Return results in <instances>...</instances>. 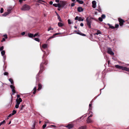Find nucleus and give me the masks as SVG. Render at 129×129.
Instances as JSON below:
<instances>
[{"label": "nucleus", "instance_id": "1", "mask_svg": "<svg viewBox=\"0 0 129 129\" xmlns=\"http://www.w3.org/2000/svg\"><path fill=\"white\" fill-rule=\"evenodd\" d=\"M115 67L117 68L122 69L123 70L125 71H129V69L125 67H123L118 65H115Z\"/></svg>", "mask_w": 129, "mask_h": 129}, {"label": "nucleus", "instance_id": "2", "mask_svg": "<svg viewBox=\"0 0 129 129\" xmlns=\"http://www.w3.org/2000/svg\"><path fill=\"white\" fill-rule=\"evenodd\" d=\"M86 21L87 22V24L89 27H91V25L92 21V18L90 17H87L86 19Z\"/></svg>", "mask_w": 129, "mask_h": 129}, {"label": "nucleus", "instance_id": "3", "mask_svg": "<svg viewBox=\"0 0 129 129\" xmlns=\"http://www.w3.org/2000/svg\"><path fill=\"white\" fill-rule=\"evenodd\" d=\"M30 9V7L29 6L26 5H25L23 6L21 8V9L22 10L25 11L28 10Z\"/></svg>", "mask_w": 129, "mask_h": 129}, {"label": "nucleus", "instance_id": "4", "mask_svg": "<svg viewBox=\"0 0 129 129\" xmlns=\"http://www.w3.org/2000/svg\"><path fill=\"white\" fill-rule=\"evenodd\" d=\"M118 21L119 22V25L120 26H122L123 25V23L124 22V21L123 19L119 18H118Z\"/></svg>", "mask_w": 129, "mask_h": 129}, {"label": "nucleus", "instance_id": "5", "mask_svg": "<svg viewBox=\"0 0 129 129\" xmlns=\"http://www.w3.org/2000/svg\"><path fill=\"white\" fill-rule=\"evenodd\" d=\"M22 100L21 98H17L16 100V104L19 105L20 102H22Z\"/></svg>", "mask_w": 129, "mask_h": 129}, {"label": "nucleus", "instance_id": "6", "mask_svg": "<svg viewBox=\"0 0 129 129\" xmlns=\"http://www.w3.org/2000/svg\"><path fill=\"white\" fill-rule=\"evenodd\" d=\"M108 53L111 55H113L114 53L112 51L111 49L108 48Z\"/></svg>", "mask_w": 129, "mask_h": 129}, {"label": "nucleus", "instance_id": "7", "mask_svg": "<svg viewBox=\"0 0 129 129\" xmlns=\"http://www.w3.org/2000/svg\"><path fill=\"white\" fill-rule=\"evenodd\" d=\"M75 20H78L79 21H82L84 20V19L81 17H78V16H77L75 18Z\"/></svg>", "mask_w": 129, "mask_h": 129}, {"label": "nucleus", "instance_id": "8", "mask_svg": "<svg viewBox=\"0 0 129 129\" xmlns=\"http://www.w3.org/2000/svg\"><path fill=\"white\" fill-rule=\"evenodd\" d=\"M74 126V125L72 124H69L68 125L65 126L68 128L69 129H70L72 128Z\"/></svg>", "mask_w": 129, "mask_h": 129}, {"label": "nucleus", "instance_id": "9", "mask_svg": "<svg viewBox=\"0 0 129 129\" xmlns=\"http://www.w3.org/2000/svg\"><path fill=\"white\" fill-rule=\"evenodd\" d=\"M105 18V15H102L101 17H100L99 18V20L101 21H103V19H104Z\"/></svg>", "mask_w": 129, "mask_h": 129}, {"label": "nucleus", "instance_id": "10", "mask_svg": "<svg viewBox=\"0 0 129 129\" xmlns=\"http://www.w3.org/2000/svg\"><path fill=\"white\" fill-rule=\"evenodd\" d=\"M10 87L12 89L13 92L14 93H15V87L12 85H10Z\"/></svg>", "mask_w": 129, "mask_h": 129}, {"label": "nucleus", "instance_id": "11", "mask_svg": "<svg viewBox=\"0 0 129 129\" xmlns=\"http://www.w3.org/2000/svg\"><path fill=\"white\" fill-rule=\"evenodd\" d=\"M92 7L94 8H95L96 7V2L95 1H94L92 2Z\"/></svg>", "mask_w": 129, "mask_h": 129}, {"label": "nucleus", "instance_id": "12", "mask_svg": "<svg viewBox=\"0 0 129 129\" xmlns=\"http://www.w3.org/2000/svg\"><path fill=\"white\" fill-rule=\"evenodd\" d=\"M78 11L79 12H81L83 11V9L82 8L79 7L78 8Z\"/></svg>", "mask_w": 129, "mask_h": 129}, {"label": "nucleus", "instance_id": "13", "mask_svg": "<svg viewBox=\"0 0 129 129\" xmlns=\"http://www.w3.org/2000/svg\"><path fill=\"white\" fill-rule=\"evenodd\" d=\"M87 122L89 123L92 122V120L89 118H87Z\"/></svg>", "mask_w": 129, "mask_h": 129}, {"label": "nucleus", "instance_id": "14", "mask_svg": "<svg viewBox=\"0 0 129 129\" xmlns=\"http://www.w3.org/2000/svg\"><path fill=\"white\" fill-rule=\"evenodd\" d=\"M28 36L30 38H33V34H32L28 33Z\"/></svg>", "mask_w": 129, "mask_h": 129}, {"label": "nucleus", "instance_id": "15", "mask_svg": "<svg viewBox=\"0 0 129 129\" xmlns=\"http://www.w3.org/2000/svg\"><path fill=\"white\" fill-rule=\"evenodd\" d=\"M47 45L46 44H44L42 46V47L44 49H46L47 48Z\"/></svg>", "mask_w": 129, "mask_h": 129}, {"label": "nucleus", "instance_id": "16", "mask_svg": "<svg viewBox=\"0 0 129 129\" xmlns=\"http://www.w3.org/2000/svg\"><path fill=\"white\" fill-rule=\"evenodd\" d=\"M58 25L59 27H61L63 25V24L61 22H58Z\"/></svg>", "mask_w": 129, "mask_h": 129}, {"label": "nucleus", "instance_id": "17", "mask_svg": "<svg viewBox=\"0 0 129 129\" xmlns=\"http://www.w3.org/2000/svg\"><path fill=\"white\" fill-rule=\"evenodd\" d=\"M9 81L11 82V84L13 85L14 84V82L13 80L12 79L10 78L9 79Z\"/></svg>", "mask_w": 129, "mask_h": 129}, {"label": "nucleus", "instance_id": "18", "mask_svg": "<svg viewBox=\"0 0 129 129\" xmlns=\"http://www.w3.org/2000/svg\"><path fill=\"white\" fill-rule=\"evenodd\" d=\"M109 26V27L112 29H114L115 28V27L113 26H112V25L110 24H108Z\"/></svg>", "mask_w": 129, "mask_h": 129}, {"label": "nucleus", "instance_id": "19", "mask_svg": "<svg viewBox=\"0 0 129 129\" xmlns=\"http://www.w3.org/2000/svg\"><path fill=\"white\" fill-rule=\"evenodd\" d=\"M9 12H6L4 14H3V16H6L7 15H8V14H9Z\"/></svg>", "mask_w": 129, "mask_h": 129}, {"label": "nucleus", "instance_id": "20", "mask_svg": "<svg viewBox=\"0 0 129 129\" xmlns=\"http://www.w3.org/2000/svg\"><path fill=\"white\" fill-rule=\"evenodd\" d=\"M78 129H86V127L81 126Z\"/></svg>", "mask_w": 129, "mask_h": 129}, {"label": "nucleus", "instance_id": "21", "mask_svg": "<svg viewBox=\"0 0 129 129\" xmlns=\"http://www.w3.org/2000/svg\"><path fill=\"white\" fill-rule=\"evenodd\" d=\"M60 33H56L54 34L53 35V36L52 37H50V38H49V39H50L51 38H54V36H56V35H58L59 34H60Z\"/></svg>", "mask_w": 129, "mask_h": 129}, {"label": "nucleus", "instance_id": "22", "mask_svg": "<svg viewBox=\"0 0 129 129\" xmlns=\"http://www.w3.org/2000/svg\"><path fill=\"white\" fill-rule=\"evenodd\" d=\"M38 33H37L35 34L34 35H33L34 37H35L36 36H38V37H40V35H38Z\"/></svg>", "mask_w": 129, "mask_h": 129}, {"label": "nucleus", "instance_id": "23", "mask_svg": "<svg viewBox=\"0 0 129 129\" xmlns=\"http://www.w3.org/2000/svg\"><path fill=\"white\" fill-rule=\"evenodd\" d=\"M100 33H100V31L99 30H98L97 31V32L95 33V34L98 35H99V34H100Z\"/></svg>", "mask_w": 129, "mask_h": 129}, {"label": "nucleus", "instance_id": "24", "mask_svg": "<svg viewBox=\"0 0 129 129\" xmlns=\"http://www.w3.org/2000/svg\"><path fill=\"white\" fill-rule=\"evenodd\" d=\"M16 111L15 110H13L12 112V113H11L12 115H13L15 114L16 113Z\"/></svg>", "mask_w": 129, "mask_h": 129}, {"label": "nucleus", "instance_id": "25", "mask_svg": "<svg viewBox=\"0 0 129 129\" xmlns=\"http://www.w3.org/2000/svg\"><path fill=\"white\" fill-rule=\"evenodd\" d=\"M1 53L2 55L3 56L5 55V52L4 50L2 51H1Z\"/></svg>", "mask_w": 129, "mask_h": 129}, {"label": "nucleus", "instance_id": "26", "mask_svg": "<svg viewBox=\"0 0 129 129\" xmlns=\"http://www.w3.org/2000/svg\"><path fill=\"white\" fill-rule=\"evenodd\" d=\"M38 86L39 88L38 89V90H39L41 89L42 87V86L41 84H39Z\"/></svg>", "mask_w": 129, "mask_h": 129}, {"label": "nucleus", "instance_id": "27", "mask_svg": "<svg viewBox=\"0 0 129 129\" xmlns=\"http://www.w3.org/2000/svg\"><path fill=\"white\" fill-rule=\"evenodd\" d=\"M34 40L36 41H38V42H40V40L39 39L37 38H35L34 39Z\"/></svg>", "mask_w": 129, "mask_h": 129}, {"label": "nucleus", "instance_id": "28", "mask_svg": "<svg viewBox=\"0 0 129 129\" xmlns=\"http://www.w3.org/2000/svg\"><path fill=\"white\" fill-rule=\"evenodd\" d=\"M5 120H4L2 122L0 123V126L3 124H4L5 123Z\"/></svg>", "mask_w": 129, "mask_h": 129}, {"label": "nucleus", "instance_id": "29", "mask_svg": "<svg viewBox=\"0 0 129 129\" xmlns=\"http://www.w3.org/2000/svg\"><path fill=\"white\" fill-rule=\"evenodd\" d=\"M57 16H58V18L59 20V21L60 22H61L62 20L61 19V18H60V17L58 15Z\"/></svg>", "mask_w": 129, "mask_h": 129}, {"label": "nucleus", "instance_id": "30", "mask_svg": "<svg viewBox=\"0 0 129 129\" xmlns=\"http://www.w3.org/2000/svg\"><path fill=\"white\" fill-rule=\"evenodd\" d=\"M68 23L69 24H71L72 23L71 20L69 19L68 20Z\"/></svg>", "mask_w": 129, "mask_h": 129}, {"label": "nucleus", "instance_id": "31", "mask_svg": "<svg viewBox=\"0 0 129 129\" xmlns=\"http://www.w3.org/2000/svg\"><path fill=\"white\" fill-rule=\"evenodd\" d=\"M19 105H18V104H16L15 106V107L16 108H18V107H19Z\"/></svg>", "mask_w": 129, "mask_h": 129}, {"label": "nucleus", "instance_id": "32", "mask_svg": "<svg viewBox=\"0 0 129 129\" xmlns=\"http://www.w3.org/2000/svg\"><path fill=\"white\" fill-rule=\"evenodd\" d=\"M57 7L60 8L61 7V5L60 4H57Z\"/></svg>", "mask_w": 129, "mask_h": 129}, {"label": "nucleus", "instance_id": "33", "mask_svg": "<svg viewBox=\"0 0 129 129\" xmlns=\"http://www.w3.org/2000/svg\"><path fill=\"white\" fill-rule=\"evenodd\" d=\"M4 49L3 46H2L0 48V51H2Z\"/></svg>", "mask_w": 129, "mask_h": 129}, {"label": "nucleus", "instance_id": "34", "mask_svg": "<svg viewBox=\"0 0 129 129\" xmlns=\"http://www.w3.org/2000/svg\"><path fill=\"white\" fill-rule=\"evenodd\" d=\"M1 13H3V8H1Z\"/></svg>", "mask_w": 129, "mask_h": 129}, {"label": "nucleus", "instance_id": "35", "mask_svg": "<svg viewBox=\"0 0 129 129\" xmlns=\"http://www.w3.org/2000/svg\"><path fill=\"white\" fill-rule=\"evenodd\" d=\"M78 2L80 4H82L83 3V2L82 1H80Z\"/></svg>", "mask_w": 129, "mask_h": 129}, {"label": "nucleus", "instance_id": "36", "mask_svg": "<svg viewBox=\"0 0 129 129\" xmlns=\"http://www.w3.org/2000/svg\"><path fill=\"white\" fill-rule=\"evenodd\" d=\"M46 124H44L43 126V128H44L46 126Z\"/></svg>", "mask_w": 129, "mask_h": 129}, {"label": "nucleus", "instance_id": "37", "mask_svg": "<svg viewBox=\"0 0 129 129\" xmlns=\"http://www.w3.org/2000/svg\"><path fill=\"white\" fill-rule=\"evenodd\" d=\"M92 104V103L91 102H90V104H89V109H90V107L91 106Z\"/></svg>", "mask_w": 129, "mask_h": 129}, {"label": "nucleus", "instance_id": "38", "mask_svg": "<svg viewBox=\"0 0 129 129\" xmlns=\"http://www.w3.org/2000/svg\"><path fill=\"white\" fill-rule=\"evenodd\" d=\"M78 34H80V35H82L83 36H85L86 35L85 34H80V33H77Z\"/></svg>", "mask_w": 129, "mask_h": 129}, {"label": "nucleus", "instance_id": "39", "mask_svg": "<svg viewBox=\"0 0 129 129\" xmlns=\"http://www.w3.org/2000/svg\"><path fill=\"white\" fill-rule=\"evenodd\" d=\"M119 26V25L118 24H116L115 25V27L116 28H117Z\"/></svg>", "mask_w": 129, "mask_h": 129}, {"label": "nucleus", "instance_id": "40", "mask_svg": "<svg viewBox=\"0 0 129 129\" xmlns=\"http://www.w3.org/2000/svg\"><path fill=\"white\" fill-rule=\"evenodd\" d=\"M92 113H91V114L90 115V116H89L88 118L91 117L92 116L93 114H92Z\"/></svg>", "mask_w": 129, "mask_h": 129}, {"label": "nucleus", "instance_id": "41", "mask_svg": "<svg viewBox=\"0 0 129 129\" xmlns=\"http://www.w3.org/2000/svg\"><path fill=\"white\" fill-rule=\"evenodd\" d=\"M53 6L55 7H57V4H54L53 5Z\"/></svg>", "mask_w": 129, "mask_h": 129}, {"label": "nucleus", "instance_id": "42", "mask_svg": "<svg viewBox=\"0 0 129 129\" xmlns=\"http://www.w3.org/2000/svg\"><path fill=\"white\" fill-rule=\"evenodd\" d=\"M4 37L6 39H7V35H4Z\"/></svg>", "mask_w": 129, "mask_h": 129}, {"label": "nucleus", "instance_id": "43", "mask_svg": "<svg viewBox=\"0 0 129 129\" xmlns=\"http://www.w3.org/2000/svg\"><path fill=\"white\" fill-rule=\"evenodd\" d=\"M8 74V73L7 72H5L4 74V75H7Z\"/></svg>", "mask_w": 129, "mask_h": 129}, {"label": "nucleus", "instance_id": "44", "mask_svg": "<svg viewBox=\"0 0 129 129\" xmlns=\"http://www.w3.org/2000/svg\"><path fill=\"white\" fill-rule=\"evenodd\" d=\"M12 115H12V113L10 114L9 115V116L8 117V118L9 117H11Z\"/></svg>", "mask_w": 129, "mask_h": 129}, {"label": "nucleus", "instance_id": "45", "mask_svg": "<svg viewBox=\"0 0 129 129\" xmlns=\"http://www.w3.org/2000/svg\"><path fill=\"white\" fill-rule=\"evenodd\" d=\"M24 106L23 105H22L20 109V110H22L23 108H24Z\"/></svg>", "mask_w": 129, "mask_h": 129}, {"label": "nucleus", "instance_id": "46", "mask_svg": "<svg viewBox=\"0 0 129 129\" xmlns=\"http://www.w3.org/2000/svg\"><path fill=\"white\" fill-rule=\"evenodd\" d=\"M53 29H52V28H51L50 27V28H49L48 29V31H49L50 30H53Z\"/></svg>", "mask_w": 129, "mask_h": 129}, {"label": "nucleus", "instance_id": "47", "mask_svg": "<svg viewBox=\"0 0 129 129\" xmlns=\"http://www.w3.org/2000/svg\"><path fill=\"white\" fill-rule=\"evenodd\" d=\"M43 2L41 0H39L38 1V2L39 3H42V2Z\"/></svg>", "mask_w": 129, "mask_h": 129}, {"label": "nucleus", "instance_id": "48", "mask_svg": "<svg viewBox=\"0 0 129 129\" xmlns=\"http://www.w3.org/2000/svg\"><path fill=\"white\" fill-rule=\"evenodd\" d=\"M25 34V33L24 32H22V33H21V35H24Z\"/></svg>", "mask_w": 129, "mask_h": 129}, {"label": "nucleus", "instance_id": "49", "mask_svg": "<svg viewBox=\"0 0 129 129\" xmlns=\"http://www.w3.org/2000/svg\"><path fill=\"white\" fill-rule=\"evenodd\" d=\"M75 5V4L74 3H73L72 4L71 6L72 7L74 6Z\"/></svg>", "mask_w": 129, "mask_h": 129}, {"label": "nucleus", "instance_id": "50", "mask_svg": "<svg viewBox=\"0 0 129 129\" xmlns=\"http://www.w3.org/2000/svg\"><path fill=\"white\" fill-rule=\"evenodd\" d=\"M5 39L4 38H3V39L2 40L1 42H3V41H5Z\"/></svg>", "mask_w": 129, "mask_h": 129}, {"label": "nucleus", "instance_id": "51", "mask_svg": "<svg viewBox=\"0 0 129 129\" xmlns=\"http://www.w3.org/2000/svg\"><path fill=\"white\" fill-rule=\"evenodd\" d=\"M35 125L34 124L33 125H32V128L33 129H34V128H35Z\"/></svg>", "mask_w": 129, "mask_h": 129}, {"label": "nucleus", "instance_id": "52", "mask_svg": "<svg viewBox=\"0 0 129 129\" xmlns=\"http://www.w3.org/2000/svg\"><path fill=\"white\" fill-rule=\"evenodd\" d=\"M83 24L82 23H81L80 24V25L81 26H83Z\"/></svg>", "mask_w": 129, "mask_h": 129}, {"label": "nucleus", "instance_id": "53", "mask_svg": "<svg viewBox=\"0 0 129 129\" xmlns=\"http://www.w3.org/2000/svg\"><path fill=\"white\" fill-rule=\"evenodd\" d=\"M49 3L50 5H52L53 4V2L52 1H50V2Z\"/></svg>", "mask_w": 129, "mask_h": 129}, {"label": "nucleus", "instance_id": "54", "mask_svg": "<svg viewBox=\"0 0 129 129\" xmlns=\"http://www.w3.org/2000/svg\"><path fill=\"white\" fill-rule=\"evenodd\" d=\"M36 90H34V91H33V94H35V93L36 92Z\"/></svg>", "mask_w": 129, "mask_h": 129}, {"label": "nucleus", "instance_id": "55", "mask_svg": "<svg viewBox=\"0 0 129 129\" xmlns=\"http://www.w3.org/2000/svg\"><path fill=\"white\" fill-rule=\"evenodd\" d=\"M17 98H19L20 97V95L19 94H17Z\"/></svg>", "mask_w": 129, "mask_h": 129}, {"label": "nucleus", "instance_id": "56", "mask_svg": "<svg viewBox=\"0 0 129 129\" xmlns=\"http://www.w3.org/2000/svg\"><path fill=\"white\" fill-rule=\"evenodd\" d=\"M22 1V0H19V2L20 3H21Z\"/></svg>", "mask_w": 129, "mask_h": 129}, {"label": "nucleus", "instance_id": "57", "mask_svg": "<svg viewBox=\"0 0 129 129\" xmlns=\"http://www.w3.org/2000/svg\"><path fill=\"white\" fill-rule=\"evenodd\" d=\"M33 90H36V87H34V89H33Z\"/></svg>", "mask_w": 129, "mask_h": 129}, {"label": "nucleus", "instance_id": "58", "mask_svg": "<svg viewBox=\"0 0 129 129\" xmlns=\"http://www.w3.org/2000/svg\"><path fill=\"white\" fill-rule=\"evenodd\" d=\"M56 2L58 3L59 2V0H56Z\"/></svg>", "mask_w": 129, "mask_h": 129}, {"label": "nucleus", "instance_id": "59", "mask_svg": "<svg viewBox=\"0 0 129 129\" xmlns=\"http://www.w3.org/2000/svg\"><path fill=\"white\" fill-rule=\"evenodd\" d=\"M8 12H9V13H10V10H9V9H8Z\"/></svg>", "mask_w": 129, "mask_h": 129}, {"label": "nucleus", "instance_id": "60", "mask_svg": "<svg viewBox=\"0 0 129 129\" xmlns=\"http://www.w3.org/2000/svg\"><path fill=\"white\" fill-rule=\"evenodd\" d=\"M75 0H72V1L73 2H75Z\"/></svg>", "mask_w": 129, "mask_h": 129}, {"label": "nucleus", "instance_id": "61", "mask_svg": "<svg viewBox=\"0 0 129 129\" xmlns=\"http://www.w3.org/2000/svg\"><path fill=\"white\" fill-rule=\"evenodd\" d=\"M78 2H79L80 0H76Z\"/></svg>", "mask_w": 129, "mask_h": 129}, {"label": "nucleus", "instance_id": "62", "mask_svg": "<svg viewBox=\"0 0 129 129\" xmlns=\"http://www.w3.org/2000/svg\"><path fill=\"white\" fill-rule=\"evenodd\" d=\"M11 123V121H10V122H9V124H10Z\"/></svg>", "mask_w": 129, "mask_h": 129}, {"label": "nucleus", "instance_id": "63", "mask_svg": "<svg viewBox=\"0 0 129 129\" xmlns=\"http://www.w3.org/2000/svg\"><path fill=\"white\" fill-rule=\"evenodd\" d=\"M52 126L53 127H55V126L54 125H52Z\"/></svg>", "mask_w": 129, "mask_h": 129}, {"label": "nucleus", "instance_id": "64", "mask_svg": "<svg viewBox=\"0 0 129 129\" xmlns=\"http://www.w3.org/2000/svg\"><path fill=\"white\" fill-rule=\"evenodd\" d=\"M4 58L5 59V58H6V57H5V56H4Z\"/></svg>", "mask_w": 129, "mask_h": 129}]
</instances>
